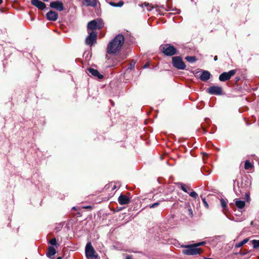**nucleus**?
<instances>
[{"mask_svg": "<svg viewBox=\"0 0 259 259\" xmlns=\"http://www.w3.org/2000/svg\"><path fill=\"white\" fill-rule=\"evenodd\" d=\"M245 199L247 201H248L250 199V196L248 193H245Z\"/></svg>", "mask_w": 259, "mask_h": 259, "instance_id": "obj_34", "label": "nucleus"}, {"mask_svg": "<svg viewBox=\"0 0 259 259\" xmlns=\"http://www.w3.org/2000/svg\"><path fill=\"white\" fill-rule=\"evenodd\" d=\"M136 61L134 60L131 61L130 63L129 64V66L127 67L128 69L132 70L134 68L135 64H136Z\"/></svg>", "mask_w": 259, "mask_h": 259, "instance_id": "obj_26", "label": "nucleus"}, {"mask_svg": "<svg viewBox=\"0 0 259 259\" xmlns=\"http://www.w3.org/2000/svg\"><path fill=\"white\" fill-rule=\"evenodd\" d=\"M85 255L88 259H100L98 254L92 246L91 242H88L85 246Z\"/></svg>", "mask_w": 259, "mask_h": 259, "instance_id": "obj_5", "label": "nucleus"}, {"mask_svg": "<svg viewBox=\"0 0 259 259\" xmlns=\"http://www.w3.org/2000/svg\"><path fill=\"white\" fill-rule=\"evenodd\" d=\"M97 0H83V5L95 7L97 6Z\"/></svg>", "mask_w": 259, "mask_h": 259, "instance_id": "obj_18", "label": "nucleus"}, {"mask_svg": "<svg viewBox=\"0 0 259 259\" xmlns=\"http://www.w3.org/2000/svg\"><path fill=\"white\" fill-rule=\"evenodd\" d=\"M159 50L166 56H173L179 54L178 50L170 44H164L160 45Z\"/></svg>", "mask_w": 259, "mask_h": 259, "instance_id": "obj_3", "label": "nucleus"}, {"mask_svg": "<svg viewBox=\"0 0 259 259\" xmlns=\"http://www.w3.org/2000/svg\"><path fill=\"white\" fill-rule=\"evenodd\" d=\"M205 244V242L204 241H203V242H199V243H194V247H196V248H198V246L203 245Z\"/></svg>", "mask_w": 259, "mask_h": 259, "instance_id": "obj_31", "label": "nucleus"}, {"mask_svg": "<svg viewBox=\"0 0 259 259\" xmlns=\"http://www.w3.org/2000/svg\"><path fill=\"white\" fill-rule=\"evenodd\" d=\"M253 167V165L249 162V160H246L245 162L244 168L246 170L250 169Z\"/></svg>", "mask_w": 259, "mask_h": 259, "instance_id": "obj_22", "label": "nucleus"}, {"mask_svg": "<svg viewBox=\"0 0 259 259\" xmlns=\"http://www.w3.org/2000/svg\"><path fill=\"white\" fill-rule=\"evenodd\" d=\"M242 254H246V253H242Z\"/></svg>", "mask_w": 259, "mask_h": 259, "instance_id": "obj_50", "label": "nucleus"}, {"mask_svg": "<svg viewBox=\"0 0 259 259\" xmlns=\"http://www.w3.org/2000/svg\"><path fill=\"white\" fill-rule=\"evenodd\" d=\"M111 235V233L109 234V236L110 237Z\"/></svg>", "mask_w": 259, "mask_h": 259, "instance_id": "obj_49", "label": "nucleus"}, {"mask_svg": "<svg viewBox=\"0 0 259 259\" xmlns=\"http://www.w3.org/2000/svg\"><path fill=\"white\" fill-rule=\"evenodd\" d=\"M203 154V158L204 159V156L207 158L208 157V154L205 153H202Z\"/></svg>", "mask_w": 259, "mask_h": 259, "instance_id": "obj_37", "label": "nucleus"}, {"mask_svg": "<svg viewBox=\"0 0 259 259\" xmlns=\"http://www.w3.org/2000/svg\"><path fill=\"white\" fill-rule=\"evenodd\" d=\"M50 6L53 9H55L58 11H62L64 10L63 4L59 1H55L50 3Z\"/></svg>", "mask_w": 259, "mask_h": 259, "instance_id": "obj_11", "label": "nucleus"}, {"mask_svg": "<svg viewBox=\"0 0 259 259\" xmlns=\"http://www.w3.org/2000/svg\"><path fill=\"white\" fill-rule=\"evenodd\" d=\"M110 102H111V105H113V102H112V101L110 100Z\"/></svg>", "mask_w": 259, "mask_h": 259, "instance_id": "obj_44", "label": "nucleus"}, {"mask_svg": "<svg viewBox=\"0 0 259 259\" xmlns=\"http://www.w3.org/2000/svg\"><path fill=\"white\" fill-rule=\"evenodd\" d=\"M236 73V69L230 70L229 72H224L220 75L219 79L220 81L224 82L229 80Z\"/></svg>", "mask_w": 259, "mask_h": 259, "instance_id": "obj_9", "label": "nucleus"}, {"mask_svg": "<svg viewBox=\"0 0 259 259\" xmlns=\"http://www.w3.org/2000/svg\"><path fill=\"white\" fill-rule=\"evenodd\" d=\"M220 202L222 207L224 209H226L228 207L226 201L223 198H222L220 199Z\"/></svg>", "mask_w": 259, "mask_h": 259, "instance_id": "obj_24", "label": "nucleus"}, {"mask_svg": "<svg viewBox=\"0 0 259 259\" xmlns=\"http://www.w3.org/2000/svg\"><path fill=\"white\" fill-rule=\"evenodd\" d=\"M56 259H62V257L59 256V257H57Z\"/></svg>", "mask_w": 259, "mask_h": 259, "instance_id": "obj_45", "label": "nucleus"}, {"mask_svg": "<svg viewBox=\"0 0 259 259\" xmlns=\"http://www.w3.org/2000/svg\"><path fill=\"white\" fill-rule=\"evenodd\" d=\"M3 3V0H0V4H1Z\"/></svg>", "mask_w": 259, "mask_h": 259, "instance_id": "obj_46", "label": "nucleus"}, {"mask_svg": "<svg viewBox=\"0 0 259 259\" xmlns=\"http://www.w3.org/2000/svg\"><path fill=\"white\" fill-rule=\"evenodd\" d=\"M88 35L85 40V44L87 46H92L97 43V33L95 31H88Z\"/></svg>", "mask_w": 259, "mask_h": 259, "instance_id": "obj_7", "label": "nucleus"}, {"mask_svg": "<svg viewBox=\"0 0 259 259\" xmlns=\"http://www.w3.org/2000/svg\"><path fill=\"white\" fill-rule=\"evenodd\" d=\"M185 60L190 63L195 62L197 60L195 56H187L185 57Z\"/></svg>", "mask_w": 259, "mask_h": 259, "instance_id": "obj_21", "label": "nucleus"}, {"mask_svg": "<svg viewBox=\"0 0 259 259\" xmlns=\"http://www.w3.org/2000/svg\"><path fill=\"white\" fill-rule=\"evenodd\" d=\"M159 205V202H155V203H153V204L150 205L149 207L150 208H154V207H155L156 206H158Z\"/></svg>", "mask_w": 259, "mask_h": 259, "instance_id": "obj_33", "label": "nucleus"}, {"mask_svg": "<svg viewBox=\"0 0 259 259\" xmlns=\"http://www.w3.org/2000/svg\"><path fill=\"white\" fill-rule=\"evenodd\" d=\"M49 243L52 245H56L57 244L56 239L55 238H53V239L50 240L49 241Z\"/></svg>", "mask_w": 259, "mask_h": 259, "instance_id": "obj_28", "label": "nucleus"}, {"mask_svg": "<svg viewBox=\"0 0 259 259\" xmlns=\"http://www.w3.org/2000/svg\"><path fill=\"white\" fill-rule=\"evenodd\" d=\"M248 241H249V239L248 238H246V239L243 240L240 242L238 243V244H236V247H240L242 245L245 244L246 243H247Z\"/></svg>", "mask_w": 259, "mask_h": 259, "instance_id": "obj_23", "label": "nucleus"}, {"mask_svg": "<svg viewBox=\"0 0 259 259\" xmlns=\"http://www.w3.org/2000/svg\"><path fill=\"white\" fill-rule=\"evenodd\" d=\"M203 130L204 133L206 132V129L203 128Z\"/></svg>", "mask_w": 259, "mask_h": 259, "instance_id": "obj_43", "label": "nucleus"}, {"mask_svg": "<svg viewBox=\"0 0 259 259\" xmlns=\"http://www.w3.org/2000/svg\"><path fill=\"white\" fill-rule=\"evenodd\" d=\"M116 188V185H114V189H115Z\"/></svg>", "mask_w": 259, "mask_h": 259, "instance_id": "obj_47", "label": "nucleus"}, {"mask_svg": "<svg viewBox=\"0 0 259 259\" xmlns=\"http://www.w3.org/2000/svg\"><path fill=\"white\" fill-rule=\"evenodd\" d=\"M31 4L39 10H44L46 7V4L39 0H31Z\"/></svg>", "mask_w": 259, "mask_h": 259, "instance_id": "obj_13", "label": "nucleus"}, {"mask_svg": "<svg viewBox=\"0 0 259 259\" xmlns=\"http://www.w3.org/2000/svg\"><path fill=\"white\" fill-rule=\"evenodd\" d=\"M252 243L254 248H257L259 247V240H253Z\"/></svg>", "mask_w": 259, "mask_h": 259, "instance_id": "obj_25", "label": "nucleus"}, {"mask_svg": "<svg viewBox=\"0 0 259 259\" xmlns=\"http://www.w3.org/2000/svg\"><path fill=\"white\" fill-rule=\"evenodd\" d=\"M103 27V23L101 19H95L88 23V31H94L96 29H100Z\"/></svg>", "mask_w": 259, "mask_h": 259, "instance_id": "obj_6", "label": "nucleus"}, {"mask_svg": "<svg viewBox=\"0 0 259 259\" xmlns=\"http://www.w3.org/2000/svg\"><path fill=\"white\" fill-rule=\"evenodd\" d=\"M109 4L111 6H113V2H110L109 3Z\"/></svg>", "mask_w": 259, "mask_h": 259, "instance_id": "obj_41", "label": "nucleus"}, {"mask_svg": "<svg viewBox=\"0 0 259 259\" xmlns=\"http://www.w3.org/2000/svg\"><path fill=\"white\" fill-rule=\"evenodd\" d=\"M179 184L181 185V189L186 193H188V190H192L191 188L190 187L186 186L185 184L183 183H180Z\"/></svg>", "mask_w": 259, "mask_h": 259, "instance_id": "obj_20", "label": "nucleus"}, {"mask_svg": "<svg viewBox=\"0 0 259 259\" xmlns=\"http://www.w3.org/2000/svg\"><path fill=\"white\" fill-rule=\"evenodd\" d=\"M188 212H189V215L191 217H192V216H193V211H192V209L191 208L188 209Z\"/></svg>", "mask_w": 259, "mask_h": 259, "instance_id": "obj_35", "label": "nucleus"}, {"mask_svg": "<svg viewBox=\"0 0 259 259\" xmlns=\"http://www.w3.org/2000/svg\"><path fill=\"white\" fill-rule=\"evenodd\" d=\"M216 10H217V13H218L219 12V10L218 9Z\"/></svg>", "mask_w": 259, "mask_h": 259, "instance_id": "obj_48", "label": "nucleus"}, {"mask_svg": "<svg viewBox=\"0 0 259 259\" xmlns=\"http://www.w3.org/2000/svg\"><path fill=\"white\" fill-rule=\"evenodd\" d=\"M56 253V250L55 248L52 246H50L48 247V252L47 253V256L51 259L54 258L53 256Z\"/></svg>", "mask_w": 259, "mask_h": 259, "instance_id": "obj_17", "label": "nucleus"}, {"mask_svg": "<svg viewBox=\"0 0 259 259\" xmlns=\"http://www.w3.org/2000/svg\"><path fill=\"white\" fill-rule=\"evenodd\" d=\"M118 202L121 205L128 204L131 200L128 197L125 195L121 194L118 198Z\"/></svg>", "mask_w": 259, "mask_h": 259, "instance_id": "obj_14", "label": "nucleus"}, {"mask_svg": "<svg viewBox=\"0 0 259 259\" xmlns=\"http://www.w3.org/2000/svg\"><path fill=\"white\" fill-rule=\"evenodd\" d=\"M88 71L90 73H91L93 76L98 77L99 79H102L103 78V75L99 73V72L93 68H89L88 69Z\"/></svg>", "mask_w": 259, "mask_h": 259, "instance_id": "obj_16", "label": "nucleus"}, {"mask_svg": "<svg viewBox=\"0 0 259 259\" xmlns=\"http://www.w3.org/2000/svg\"><path fill=\"white\" fill-rule=\"evenodd\" d=\"M105 59L107 67L113 66V39L110 41L107 46Z\"/></svg>", "mask_w": 259, "mask_h": 259, "instance_id": "obj_2", "label": "nucleus"}, {"mask_svg": "<svg viewBox=\"0 0 259 259\" xmlns=\"http://www.w3.org/2000/svg\"><path fill=\"white\" fill-rule=\"evenodd\" d=\"M188 194L190 196H191L192 197L194 198L195 199L198 198V194L195 191H192L191 192H189Z\"/></svg>", "mask_w": 259, "mask_h": 259, "instance_id": "obj_27", "label": "nucleus"}, {"mask_svg": "<svg viewBox=\"0 0 259 259\" xmlns=\"http://www.w3.org/2000/svg\"><path fill=\"white\" fill-rule=\"evenodd\" d=\"M144 5L146 7H147V9L148 11H151L153 9V7H152L149 4L147 3H144L142 6Z\"/></svg>", "mask_w": 259, "mask_h": 259, "instance_id": "obj_30", "label": "nucleus"}, {"mask_svg": "<svg viewBox=\"0 0 259 259\" xmlns=\"http://www.w3.org/2000/svg\"><path fill=\"white\" fill-rule=\"evenodd\" d=\"M214 61H217L218 60V56H215L214 57Z\"/></svg>", "mask_w": 259, "mask_h": 259, "instance_id": "obj_40", "label": "nucleus"}, {"mask_svg": "<svg viewBox=\"0 0 259 259\" xmlns=\"http://www.w3.org/2000/svg\"><path fill=\"white\" fill-rule=\"evenodd\" d=\"M149 66V63H146L143 66L144 68H147Z\"/></svg>", "mask_w": 259, "mask_h": 259, "instance_id": "obj_38", "label": "nucleus"}, {"mask_svg": "<svg viewBox=\"0 0 259 259\" xmlns=\"http://www.w3.org/2000/svg\"><path fill=\"white\" fill-rule=\"evenodd\" d=\"M240 80V78L239 76H236L235 78V82L237 84V82Z\"/></svg>", "mask_w": 259, "mask_h": 259, "instance_id": "obj_36", "label": "nucleus"}, {"mask_svg": "<svg viewBox=\"0 0 259 259\" xmlns=\"http://www.w3.org/2000/svg\"><path fill=\"white\" fill-rule=\"evenodd\" d=\"M207 93L210 95H222L223 94V90L221 87L213 85L207 89Z\"/></svg>", "mask_w": 259, "mask_h": 259, "instance_id": "obj_10", "label": "nucleus"}, {"mask_svg": "<svg viewBox=\"0 0 259 259\" xmlns=\"http://www.w3.org/2000/svg\"><path fill=\"white\" fill-rule=\"evenodd\" d=\"M46 18L49 21H55L58 19V15L55 11L51 10L46 14Z\"/></svg>", "mask_w": 259, "mask_h": 259, "instance_id": "obj_12", "label": "nucleus"}, {"mask_svg": "<svg viewBox=\"0 0 259 259\" xmlns=\"http://www.w3.org/2000/svg\"><path fill=\"white\" fill-rule=\"evenodd\" d=\"M202 202L203 203V205H204V206L206 208H208V204L207 203V202H206V200H205V198H202Z\"/></svg>", "mask_w": 259, "mask_h": 259, "instance_id": "obj_32", "label": "nucleus"}, {"mask_svg": "<svg viewBox=\"0 0 259 259\" xmlns=\"http://www.w3.org/2000/svg\"><path fill=\"white\" fill-rule=\"evenodd\" d=\"M182 247L185 248L182 250V253L184 254L188 255L200 254L203 251L202 249L200 248H196V247H194V244L182 245Z\"/></svg>", "mask_w": 259, "mask_h": 259, "instance_id": "obj_4", "label": "nucleus"}, {"mask_svg": "<svg viewBox=\"0 0 259 259\" xmlns=\"http://www.w3.org/2000/svg\"><path fill=\"white\" fill-rule=\"evenodd\" d=\"M235 202V205H236V207L238 209H242L244 207V206L245 205V202L244 201L236 199Z\"/></svg>", "mask_w": 259, "mask_h": 259, "instance_id": "obj_19", "label": "nucleus"}, {"mask_svg": "<svg viewBox=\"0 0 259 259\" xmlns=\"http://www.w3.org/2000/svg\"><path fill=\"white\" fill-rule=\"evenodd\" d=\"M124 4V2L122 1H120L118 3H114V7H121Z\"/></svg>", "mask_w": 259, "mask_h": 259, "instance_id": "obj_29", "label": "nucleus"}, {"mask_svg": "<svg viewBox=\"0 0 259 259\" xmlns=\"http://www.w3.org/2000/svg\"><path fill=\"white\" fill-rule=\"evenodd\" d=\"M124 41L125 38L122 34H118L114 36V66L118 65L126 58L125 54L118 53L124 45Z\"/></svg>", "mask_w": 259, "mask_h": 259, "instance_id": "obj_1", "label": "nucleus"}, {"mask_svg": "<svg viewBox=\"0 0 259 259\" xmlns=\"http://www.w3.org/2000/svg\"><path fill=\"white\" fill-rule=\"evenodd\" d=\"M211 76L210 72L207 70H203L200 75L199 78L202 81H206Z\"/></svg>", "mask_w": 259, "mask_h": 259, "instance_id": "obj_15", "label": "nucleus"}, {"mask_svg": "<svg viewBox=\"0 0 259 259\" xmlns=\"http://www.w3.org/2000/svg\"><path fill=\"white\" fill-rule=\"evenodd\" d=\"M125 259H132V256L130 255H127L125 257Z\"/></svg>", "mask_w": 259, "mask_h": 259, "instance_id": "obj_39", "label": "nucleus"}, {"mask_svg": "<svg viewBox=\"0 0 259 259\" xmlns=\"http://www.w3.org/2000/svg\"><path fill=\"white\" fill-rule=\"evenodd\" d=\"M172 66L180 70H184L186 68V65L180 56H175L172 58Z\"/></svg>", "mask_w": 259, "mask_h": 259, "instance_id": "obj_8", "label": "nucleus"}, {"mask_svg": "<svg viewBox=\"0 0 259 259\" xmlns=\"http://www.w3.org/2000/svg\"><path fill=\"white\" fill-rule=\"evenodd\" d=\"M72 209L73 210H76V207H75V206H73V207L72 208Z\"/></svg>", "mask_w": 259, "mask_h": 259, "instance_id": "obj_42", "label": "nucleus"}]
</instances>
